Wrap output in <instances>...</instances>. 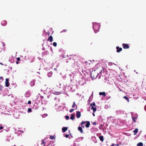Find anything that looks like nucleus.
<instances>
[{
	"mask_svg": "<svg viewBox=\"0 0 146 146\" xmlns=\"http://www.w3.org/2000/svg\"><path fill=\"white\" fill-rule=\"evenodd\" d=\"M138 131V129H136L135 130H134L133 131L134 133V135H136L137 132Z\"/></svg>",
	"mask_w": 146,
	"mask_h": 146,
	"instance_id": "nucleus-18",
	"label": "nucleus"
},
{
	"mask_svg": "<svg viewBox=\"0 0 146 146\" xmlns=\"http://www.w3.org/2000/svg\"><path fill=\"white\" fill-rule=\"evenodd\" d=\"M3 126H0V130L2 129H3Z\"/></svg>",
	"mask_w": 146,
	"mask_h": 146,
	"instance_id": "nucleus-35",
	"label": "nucleus"
},
{
	"mask_svg": "<svg viewBox=\"0 0 146 146\" xmlns=\"http://www.w3.org/2000/svg\"><path fill=\"white\" fill-rule=\"evenodd\" d=\"M91 109L93 110L94 112H95L97 110V109L95 107H94L93 106H92L91 107Z\"/></svg>",
	"mask_w": 146,
	"mask_h": 146,
	"instance_id": "nucleus-15",
	"label": "nucleus"
},
{
	"mask_svg": "<svg viewBox=\"0 0 146 146\" xmlns=\"http://www.w3.org/2000/svg\"><path fill=\"white\" fill-rule=\"evenodd\" d=\"M49 29L50 30L51 29V28H49Z\"/></svg>",
	"mask_w": 146,
	"mask_h": 146,
	"instance_id": "nucleus-43",
	"label": "nucleus"
},
{
	"mask_svg": "<svg viewBox=\"0 0 146 146\" xmlns=\"http://www.w3.org/2000/svg\"><path fill=\"white\" fill-rule=\"evenodd\" d=\"M0 64H1L2 65H3V64L1 63H0Z\"/></svg>",
	"mask_w": 146,
	"mask_h": 146,
	"instance_id": "nucleus-42",
	"label": "nucleus"
},
{
	"mask_svg": "<svg viewBox=\"0 0 146 146\" xmlns=\"http://www.w3.org/2000/svg\"><path fill=\"white\" fill-rule=\"evenodd\" d=\"M5 44H3V45L4 46V45H5Z\"/></svg>",
	"mask_w": 146,
	"mask_h": 146,
	"instance_id": "nucleus-44",
	"label": "nucleus"
},
{
	"mask_svg": "<svg viewBox=\"0 0 146 146\" xmlns=\"http://www.w3.org/2000/svg\"><path fill=\"white\" fill-rule=\"evenodd\" d=\"M41 144H43L44 146L45 144V143L44 142V141L43 139H42L41 141Z\"/></svg>",
	"mask_w": 146,
	"mask_h": 146,
	"instance_id": "nucleus-23",
	"label": "nucleus"
},
{
	"mask_svg": "<svg viewBox=\"0 0 146 146\" xmlns=\"http://www.w3.org/2000/svg\"><path fill=\"white\" fill-rule=\"evenodd\" d=\"M65 117H66V119L67 120H68L69 118V116L68 115H66L65 116Z\"/></svg>",
	"mask_w": 146,
	"mask_h": 146,
	"instance_id": "nucleus-30",
	"label": "nucleus"
},
{
	"mask_svg": "<svg viewBox=\"0 0 146 146\" xmlns=\"http://www.w3.org/2000/svg\"><path fill=\"white\" fill-rule=\"evenodd\" d=\"M86 122H84V121H82L81 124H80V125H81L82 126V127H83L84 128V124L85 123H86Z\"/></svg>",
	"mask_w": 146,
	"mask_h": 146,
	"instance_id": "nucleus-20",
	"label": "nucleus"
},
{
	"mask_svg": "<svg viewBox=\"0 0 146 146\" xmlns=\"http://www.w3.org/2000/svg\"><path fill=\"white\" fill-rule=\"evenodd\" d=\"M99 94L100 96H103L104 97H105L106 96V93L104 92H100L99 93Z\"/></svg>",
	"mask_w": 146,
	"mask_h": 146,
	"instance_id": "nucleus-10",
	"label": "nucleus"
},
{
	"mask_svg": "<svg viewBox=\"0 0 146 146\" xmlns=\"http://www.w3.org/2000/svg\"><path fill=\"white\" fill-rule=\"evenodd\" d=\"M100 25L99 23H94L93 24V28L95 33H97L100 29Z\"/></svg>",
	"mask_w": 146,
	"mask_h": 146,
	"instance_id": "nucleus-2",
	"label": "nucleus"
},
{
	"mask_svg": "<svg viewBox=\"0 0 146 146\" xmlns=\"http://www.w3.org/2000/svg\"><path fill=\"white\" fill-rule=\"evenodd\" d=\"M50 138L52 139H55L53 135H50Z\"/></svg>",
	"mask_w": 146,
	"mask_h": 146,
	"instance_id": "nucleus-24",
	"label": "nucleus"
},
{
	"mask_svg": "<svg viewBox=\"0 0 146 146\" xmlns=\"http://www.w3.org/2000/svg\"><path fill=\"white\" fill-rule=\"evenodd\" d=\"M123 98L125 99V100H127L128 102H129V100L128 98L126 96H125L123 97Z\"/></svg>",
	"mask_w": 146,
	"mask_h": 146,
	"instance_id": "nucleus-22",
	"label": "nucleus"
},
{
	"mask_svg": "<svg viewBox=\"0 0 146 146\" xmlns=\"http://www.w3.org/2000/svg\"><path fill=\"white\" fill-rule=\"evenodd\" d=\"M76 105L75 102H74L73 103V104L72 106V108H74L75 107Z\"/></svg>",
	"mask_w": 146,
	"mask_h": 146,
	"instance_id": "nucleus-26",
	"label": "nucleus"
},
{
	"mask_svg": "<svg viewBox=\"0 0 146 146\" xmlns=\"http://www.w3.org/2000/svg\"><path fill=\"white\" fill-rule=\"evenodd\" d=\"M93 115L94 116L95 115V114L94 113H93Z\"/></svg>",
	"mask_w": 146,
	"mask_h": 146,
	"instance_id": "nucleus-39",
	"label": "nucleus"
},
{
	"mask_svg": "<svg viewBox=\"0 0 146 146\" xmlns=\"http://www.w3.org/2000/svg\"><path fill=\"white\" fill-rule=\"evenodd\" d=\"M99 138L100 140L103 142L104 141V137L103 136H101L99 137Z\"/></svg>",
	"mask_w": 146,
	"mask_h": 146,
	"instance_id": "nucleus-16",
	"label": "nucleus"
},
{
	"mask_svg": "<svg viewBox=\"0 0 146 146\" xmlns=\"http://www.w3.org/2000/svg\"><path fill=\"white\" fill-rule=\"evenodd\" d=\"M116 48L117 49V52H119L122 50V48H119V46H117Z\"/></svg>",
	"mask_w": 146,
	"mask_h": 146,
	"instance_id": "nucleus-9",
	"label": "nucleus"
},
{
	"mask_svg": "<svg viewBox=\"0 0 146 146\" xmlns=\"http://www.w3.org/2000/svg\"><path fill=\"white\" fill-rule=\"evenodd\" d=\"M47 41H50V42H52L53 41V37H49Z\"/></svg>",
	"mask_w": 146,
	"mask_h": 146,
	"instance_id": "nucleus-17",
	"label": "nucleus"
},
{
	"mask_svg": "<svg viewBox=\"0 0 146 146\" xmlns=\"http://www.w3.org/2000/svg\"><path fill=\"white\" fill-rule=\"evenodd\" d=\"M95 105H96L95 103H91L90 104V106H95Z\"/></svg>",
	"mask_w": 146,
	"mask_h": 146,
	"instance_id": "nucleus-29",
	"label": "nucleus"
},
{
	"mask_svg": "<svg viewBox=\"0 0 146 146\" xmlns=\"http://www.w3.org/2000/svg\"><path fill=\"white\" fill-rule=\"evenodd\" d=\"M20 58L19 57H18L17 58V60L18 61H19L20 60Z\"/></svg>",
	"mask_w": 146,
	"mask_h": 146,
	"instance_id": "nucleus-34",
	"label": "nucleus"
},
{
	"mask_svg": "<svg viewBox=\"0 0 146 146\" xmlns=\"http://www.w3.org/2000/svg\"><path fill=\"white\" fill-rule=\"evenodd\" d=\"M60 92H54V94L55 95H59L60 94Z\"/></svg>",
	"mask_w": 146,
	"mask_h": 146,
	"instance_id": "nucleus-25",
	"label": "nucleus"
},
{
	"mask_svg": "<svg viewBox=\"0 0 146 146\" xmlns=\"http://www.w3.org/2000/svg\"><path fill=\"white\" fill-rule=\"evenodd\" d=\"M137 118V117H134L133 116H132V118L133 121L135 123L136 122V121L135 120V119H136Z\"/></svg>",
	"mask_w": 146,
	"mask_h": 146,
	"instance_id": "nucleus-14",
	"label": "nucleus"
},
{
	"mask_svg": "<svg viewBox=\"0 0 146 146\" xmlns=\"http://www.w3.org/2000/svg\"><path fill=\"white\" fill-rule=\"evenodd\" d=\"M115 144H112L111 145V146H115Z\"/></svg>",
	"mask_w": 146,
	"mask_h": 146,
	"instance_id": "nucleus-38",
	"label": "nucleus"
},
{
	"mask_svg": "<svg viewBox=\"0 0 146 146\" xmlns=\"http://www.w3.org/2000/svg\"><path fill=\"white\" fill-rule=\"evenodd\" d=\"M94 68L99 74H100L104 70L102 66H97Z\"/></svg>",
	"mask_w": 146,
	"mask_h": 146,
	"instance_id": "nucleus-3",
	"label": "nucleus"
},
{
	"mask_svg": "<svg viewBox=\"0 0 146 146\" xmlns=\"http://www.w3.org/2000/svg\"><path fill=\"white\" fill-rule=\"evenodd\" d=\"M78 129L79 131H80V133H83V130L81 127H80V126L78 127Z\"/></svg>",
	"mask_w": 146,
	"mask_h": 146,
	"instance_id": "nucleus-12",
	"label": "nucleus"
},
{
	"mask_svg": "<svg viewBox=\"0 0 146 146\" xmlns=\"http://www.w3.org/2000/svg\"><path fill=\"white\" fill-rule=\"evenodd\" d=\"M1 24L3 26H5L7 24V22L5 20H3L1 21Z\"/></svg>",
	"mask_w": 146,
	"mask_h": 146,
	"instance_id": "nucleus-8",
	"label": "nucleus"
},
{
	"mask_svg": "<svg viewBox=\"0 0 146 146\" xmlns=\"http://www.w3.org/2000/svg\"><path fill=\"white\" fill-rule=\"evenodd\" d=\"M74 116V114H72L70 117V119L72 120H74L75 118Z\"/></svg>",
	"mask_w": 146,
	"mask_h": 146,
	"instance_id": "nucleus-19",
	"label": "nucleus"
},
{
	"mask_svg": "<svg viewBox=\"0 0 146 146\" xmlns=\"http://www.w3.org/2000/svg\"><path fill=\"white\" fill-rule=\"evenodd\" d=\"M32 111V110L31 108H29L28 110V112H31Z\"/></svg>",
	"mask_w": 146,
	"mask_h": 146,
	"instance_id": "nucleus-27",
	"label": "nucleus"
},
{
	"mask_svg": "<svg viewBox=\"0 0 146 146\" xmlns=\"http://www.w3.org/2000/svg\"><path fill=\"white\" fill-rule=\"evenodd\" d=\"M50 33L49 32H46L45 30H44V32L43 33V36H52V35H50Z\"/></svg>",
	"mask_w": 146,
	"mask_h": 146,
	"instance_id": "nucleus-4",
	"label": "nucleus"
},
{
	"mask_svg": "<svg viewBox=\"0 0 146 146\" xmlns=\"http://www.w3.org/2000/svg\"><path fill=\"white\" fill-rule=\"evenodd\" d=\"M67 128L66 127H63L62 129V131L63 133L66 132L67 130Z\"/></svg>",
	"mask_w": 146,
	"mask_h": 146,
	"instance_id": "nucleus-11",
	"label": "nucleus"
},
{
	"mask_svg": "<svg viewBox=\"0 0 146 146\" xmlns=\"http://www.w3.org/2000/svg\"><path fill=\"white\" fill-rule=\"evenodd\" d=\"M53 44L54 46H57V43L56 42H54L53 43Z\"/></svg>",
	"mask_w": 146,
	"mask_h": 146,
	"instance_id": "nucleus-28",
	"label": "nucleus"
},
{
	"mask_svg": "<svg viewBox=\"0 0 146 146\" xmlns=\"http://www.w3.org/2000/svg\"><path fill=\"white\" fill-rule=\"evenodd\" d=\"M28 103L29 104H31V101H28Z\"/></svg>",
	"mask_w": 146,
	"mask_h": 146,
	"instance_id": "nucleus-32",
	"label": "nucleus"
},
{
	"mask_svg": "<svg viewBox=\"0 0 146 146\" xmlns=\"http://www.w3.org/2000/svg\"><path fill=\"white\" fill-rule=\"evenodd\" d=\"M9 79L8 78L6 79V81L5 82V86L8 87L9 86Z\"/></svg>",
	"mask_w": 146,
	"mask_h": 146,
	"instance_id": "nucleus-6",
	"label": "nucleus"
},
{
	"mask_svg": "<svg viewBox=\"0 0 146 146\" xmlns=\"http://www.w3.org/2000/svg\"><path fill=\"white\" fill-rule=\"evenodd\" d=\"M76 116L78 118H80L81 116V113L79 111H77Z\"/></svg>",
	"mask_w": 146,
	"mask_h": 146,
	"instance_id": "nucleus-7",
	"label": "nucleus"
},
{
	"mask_svg": "<svg viewBox=\"0 0 146 146\" xmlns=\"http://www.w3.org/2000/svg\"><path fill=\"white\" fill-rule=\"evenodd\" d=\"M86 123H87L86 124V127L87 128H88L89 127L90 123L89 121H86Z\"/></svg>",
	"mask_w": 146,
	"mask_h": 146,
	"instance_id": "nucleus-13",
	"label": "nucleus"
},
{
	"mask_svg": "<svg viewBox=\"0 0 146 146\" xmlns=\"http://www.w3.org/2000/svg\"><path fill=\"white\" fill-rule=\"evenodd\" d=\"M93 124L94 125H96V122H94L93 123Z\"/></svg>",
	"mask_w": 146,
	"mask_h": 146,
	"instance_id": "nucleus-36",
	"label": "nucleus"
},
{
	"mask_svg": "<svg viewBox=\"0 0 146 146\" xmlns=\"http://www.w3.org/2000/svg\"><path fill=\"white\" fill-rule=\"evenodd\" d=\"M90 74L92 78V79H95L97 77L99 74L93 68V70L91 72Z\"/></svg>",
	"mask_w": 146,
	"mask_h": 146,
	"instance_id": "nucleus-1",
	"label": "nucleus"
},
{
	"mask_svg": "<svg viewBox=\"0 0 146 146\" xmlns=\"http://www.w3.org/2000/svg\"><path fill=\"white\" fill-rule=\"evenodd\" d=\"M74 110V109H71L70 110V112H72Z\"/></svg>",
	"mask_w": 146,
	"mask_h": 146,
	"instance_id": "nucleus-31",
	"label": "nucleus"
},
{
	"mask_svg": "<svg viewBox=\"0 0 146 146\" xmlns=\"http://www.w3.org/2000/svg\"><path fill=\"white\" fill-rule=\"evenodd\" d=\"M77 106H76V108H77Z\"/></svg>",
	"mask_w": 146,
	"mask_h": 146,
	"instance_id": "nucleus-45",
	"label": "nucleus"
},
{
	"mask_svg": "<svg viewBox=\"0 0 146 146\" xmlns=\"http://www.w3.org/2000/svg\"><path fill=\"white\" fill-rule=\"evenodd\" d=\"M18 63H19V62L18 61L16 62V64H18Z\"/></svg>",
	"mask_w": 146,
	"mask_h": 146,
	"instance_id": "nucleus-40",
	"label": "nucleus"
},
{
	"mask_svg": "<svg viewBox=\"0 0 146 146\" xmlns=\"http://www.w3.org/2000/svg\"><path fill=\"white\" fill-rule=\"evenodd\" d=\"M54 70H57V69H56V68H54Z\"/></svg>",
	"mask_w": 146,
	"mask_h": 146,
	"instance_id": "nucleus-41",
	"label": "nucleus"
},
{
	"mask_svg": "<svg viewBox=\"0 0 146 146\" xmlns=\"http://www.w3.org/2000/svg\"><path fill=\"white\" fill-rule=\"evenodd\" d=\"M69 136V135L68 134H66L65 136V137L66 138H68Z\"/></svg>",
	"mask_w": 146,
	"mask_h": 146,
	"instance_id": "nucleus-33",
	"label": "nucleus"
},
{
	"mask_svg": "<svg viewBox=\"0 0 146 146\" xmlns=\"http://www.w3.org/2000/svg\"><path fill=\"white\" fill-rule=\"evenodd\" d=\"M143 144L142 142L139 143L137 144V146H143Z\"/></svg>",
	"mask_w": 146,
	"mask_h": 146,
	"instance_id": "nucleus-21",
	"label": "nucleus"
},
{
	"mask_svg": "<svg viewBox=\"0 0 146 146\" xmlns=\"http://www.w3.org/2000/svg\"><path fill=\"white\" fill-rule=\"evenodd\" d=\"M67 31V30H64L62 31H63V32H65L66 31Z\"/></svg>",
	"mask_w": 146,
	"mask_h": 146,
	"instance_id": "nucleus-37",
	"label": "nucleus"
},
{
	"mask_svg": "<svg viewBox=\"0 0 146 146\" xmlns=\"http://www.w3.org/2000/svg\"><path fill=\"white\" fill-rule=\"evenodd\" d=\"M123 48L124 49H128L129 48V46L127 44L123 43L122 44Z\"/></svg>",
	"mask_w": 146,
	"mask_h": 146,
	"instance_id": "nucleus-5",
	"label": "nucleus"
}]
</instances>
